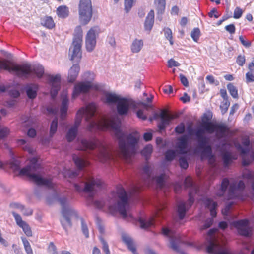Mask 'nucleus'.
Instances as JSON below:
<instances>
[{
    "instance_id": "7ed1b4c3",
    "label": "nucleus",
    "mask_w": 254,
    "mask_h": 254,
    "mask_svg": "<svg viewBox=\"0 0 254 254\" xmlns=\"http://www.w3.org/2000/svg\"><path fill=\"white\" fill-rule=\"evenodd\" d=\"M211 117V116L210 114H204L202 118L201 126L198 129L196 135L199 141L200 142H202L201 146L202 148H204L203 151V155L206 156L210 164H213L214 162V157L211 154V148L209 145L203 144V141L205 143L206 142V139L203 138L205 132L212 133L215 131L217 136L218 137H221L228 134V130L226 127L224 125H215L209 122Z\"/></svg>"
},
{
    "instance_id": "bf43d9fd",
    "label": "nucleus",
    "mask_w": 254,
    "mask_h": 254,
    "mask_svg": "<svg viewBox=\"0 0 254 254\" xmlns=\"http://www.w3.org/2000/svg\"><path fill=\"white\" fill-rule=\"evenodd\" d=\"M21 212L22 213V214L24 216H30L33 213V210L29 208H26L24 206H23V209L21 210Z\"/></svg>"
},
{
    "instance_id": "c9c22d12",
    "label": "nucleus",
    "mask_w": 254,
    "mask_h": 254,
    "mask_svg": "<svg viewBox=\"0 0 254 254\" xmlns=\"http://www.w3.org/2000/svg\"><path fill=\"white\" fill-rule=\"evenodd\" d=\"M82 34L83 31L81 26L79 25L75 27L74 30V34L73 41H78L82 42Z\"/></svg>"
},
{
    "instance_id": "ea45409f",
    "label": "nucleus",
    "mask_w": 254,
    "mask_h": 254,
    "mask_svg": "<svg viewBox=\"0 0 254 254\" xmlns=\"http://www.w3.org/2000/svg\"><path fill=\"white\" fill-rule=\"evenodd\" d=\"M163 31L166 38L169 41L170 45H173L174 42L171 30L169 28L166 27L164 28Z\"/></svg>"
},
{
    "instance_id": "0e129e2a",
    "label": "nucleus",
    "mask_w": 254,
    "mask_h": 254,
    "mask_svg": "<svg viewBox=\"0 0 254 254\" xmlns=\"http://www.w3.org/2000/svg\"><path fill=\"white\" fill-rule=\"evenodd\" d=\"M243 176L245 179H252L254 177V173L250 171L246 170L243 173Z\"/></svg>"
},
{
    "instance_id": "ddd939ff",
    "label": "nucleus",
    "mask_w": 254,
    "mask_h": 254,
    "mask_svg": "<svg viewBox=\"0 0 254 254\" xmlns=\"http://www.w3.org/2000/svg\"><path fill=\"white\" fill-rule=\"evenodd\" d=\"M96 87L94 83L91 81H84L76 83L73 87L72 99L74 100L80 95L85 94L89 92L91 89Z\"/></svg>"
},
{
    "instance_id": "b1692460",
    "label": "nucleus",
    "mask_w": 254,
    "mask_h": 254,
    "mask_svg": "<svg viewBox=\"0 0 254 254\" xmlns=\"http://www.w3.org/2000/svg\"><path fill=\"white\" fill-rule=\"evenodd\" d=\"M154 22V12L151 10L147 14L144 22V28L146 31H150L153 26Z\"/></svg>"
},
{
    "instance_id": "5fc2aeb1",
    "label": "nucleus",
    "mask_w": 254,
    "mask_h": 254,
    "mask_svg": "<svg viewBox=\"0 0 254 254\" xmlns=\"http://www.w3.org/2000/svg\"><path fill=\"white\" fill-rule=\"evenodd\" d=\"M9 133V130L7 127H3L0 129V139L6 137Z\"/></svg>"
},
{
    "instance_id": "7c9ffc66",
    "label": "nucleus",
    "mask_w": 254,
    "mask_h": 254,
    "mask_svg": "<svg viewBox=\"0 0 254 254\" xmlns=\"http://www.w3.org/2000/svg\"><path fill=\"white\" fill-rule=\"evenodd\" d=\"M56 13L59 17L64 18L68 16L69 14V9L66 6H60L57 8Z\"/></svg>"
},
{
    "instance_id": "13d9d810",
    "label": "nucleus",
    "mask_w": 254,
    "mask_h": 254,
    "mask_svg": "<svg viewBox=\"0 0 254 254\" xmlns=\"http://www.w3.org/2000/svg\"><path fill=\"white\" fill-rule=\"evenodd\" d=\"M180 65V64L175 61L173 59H171L168 61V66L169 67H178Z\"/></svg>"
},
{
    "instance_id": "9d476101",
    "label": "nucleus",
    "mask_w": 254,
    "mask_h": 254,
    "mask_svg": "<svg viewBox=\"0 0 254 254\" xmlns=\"http://www.w3.org/2000/svg\"><path fill=\"white\" fill-rule=\"evenodd\" d=\"M93 16L91 0H80L78 4V20L82 25L88 24Z\"/></svg>"
},
{
    "instance_id": "a211bd4d",
    "label": "nucleus",
    "mask_w": 254,
    "mask_h": 254,
    "mask_svg": "<svg viewBox=\"0 0 254 254\" xmlns=\"http://www.w3.org/2000/svg\"><path fill=\"white\" fill-rule=\"evenodd\" d=\"M234 224L239 234L245 236H248L250 235L251 228L249 226V221L247 219L238 221L235 222Z\"/></svg>"
},
{
    "instance_id": "4d7b16f0",
    "label": "nucleus",
    "mask_w": 254,
    "mask_h": 254,
    "mask_svg": "<svg viewBox=\"0 0 254 254\" xmlns=\"http://www.w3.org/2000/svg\"><path fill=\"white\" fill-rule=\"evenodd\" d=\"M22 230L25 234L28 237L32 236V232L31 229L28 224L26 225L23 229Z\"/></svg>"
},
{
    "instance_id": "6e6d98bb",
    "label": "nucleus",
    "mask_w": 254,
    "mask_h": 254,
    "mask_svg": "<svg viewBox=\"0 0 254 254\" xmlns=\"http://www.w3.org/2000/svg\"><path fill=\"white\" fill-rule=\"evenodd\" d=\"M243 14L242 10L239 7H237L234 11L233 17L235 19L240 18Z\"/></svg>"
},
{
    "instance_id": "20e7f679",
    "label": "nucleus",
    "mask_w": 254,
    "mask_h": 254,
    "mask_svg": "<svg viewBox=\"0 0 254 254\" xmlns=\"http://www.w3.org/2000/svg\"><path fill=\"white\" fill-rule=\"evenodd\" d=\"M1 69L13 72L19 77H27L34 72L37 77L41 78L44 73L42 65H38L32 68L29 64L18 65L7 60H0V70Z\"/></svg>"
},
{
    "instance_id": "473e14b6",
    "label": "nucleus",
    "mask_w": 254,
    "mask_h": 254,
    "mask_svg": "<svg viewBox=\"0 0 254 254\" xmlns=\"http://www.w3.org/2000/svg\"><path fill=\"white\" fill-rule=\"evenodd\" d=\"M73 159L77 167L79 169H82L88 164V162L87 161L81 157L76 155L73 156Z\"/></svg>"
},
{
    "instance_id": "09e8293b",
    "label": "nucleus",
    "mask_w": 254,
    "mask_h": 254,
    "mask_svg": "<svg viewBox=\"0 0 254 254\" xmlns=\"http://www.w3.org/2000/svg\"><path fill=\"white\" fill-rule=\"evenodd\" d=\"M100 239L102 244V249L105 253V254H110V252L107 243L104 240L103 238L101 237Z\"/></svg>"
},
{
    "instance_id": "f3484780",
    "label": "nucleus",
    "mask_w": 254,
    "mask_h": 254,
    "mask_svg": "<svg viewBox=\"0 0 254 254\" xmlns=\"http://www.w3.org/2000/svg\"><path fill=\"white\" fill-rule=\"evenodd\" d=\"M162 233L164 235L169 238L170 248L174 251H178V247L177 244L180 241L179 236L167 228H163L162 229Z\"/></svg>"
},
{
    "instance_id": "f03ea898",
    "label": "nucleus",
    "mask_w": 254,
    "mask_h": 254,
    "mask_svg": "<svg viewBox=\"0 0 254 254\" xmlns=\"http://www.w3.org/2000/svg\"><path fill=\"white\" fill-rule=\"evenodd\" d=\"M95 205L99 209L107 205L111 213L114 214L119 211L123 218L128 221H130L132 218L127 193L122 186L118 187L116 191L111 193L106 201L103 200H96Z\"/></svg>"
},
{
    "instance_id": "e2e57ef3",
    "label": "nucleus",
    "mask_w": 254,
    "mask_h": 254,
    "mask_svg": "<svg viewBox=\"0 0 254 254\" xmlns=\"http://www.w3.org/2000/svg\"><path fill=\"white\" fill-rule=\"evenodd\" d=\"M185 130V125L183 123H181L176 127L175 131L179 134H181L184 132Z\"/></svg>"
},
{
    "instance_id": "a18cd8bd",
    "label": "nucleus",
    "mask_w": 254,
    "mask_h": 254,
    "mask_svg": "<svg viewBox=\"0 0 254 254\" xmlns=\"http://www.w3.org/2000/svg\"><path fill=\"white\" fill-rule=\"evenodd\" d=\"M152 149V146L151 145H148L143 148L141 153L144 156L147 157L151 154Z\"/></svg>"
},
{
    "instance_id": "e433bc0d",
    "label": "nucleus",
    "mask_w": 254,
    "mask_h": 254,
    "mask_svg": "<svg viewBox=\"0 0 254 254\" xmlns=\"http://www.w3.org/2000/svg\"><path fill=\"white\" fill-rule=\"evenodd\" d=\"M18 142L19 145H25L23 147V149L27 151L29 154H33L35 152L34 148L29 144H26L24 139H19Z\"/></svg>"
},
{
    "instance_id": "864d4df0",
    "label": "nucleus",
    "mask_w": 254,
    "mask_h": 254,
    "mask_svg": "<svg viewBox=\"0 0 254 254\" xmlns=\"http://www.w3.org/2000/svg\"><path fill=\"white\" fill-rule=\"evenodd\" d=\"M176 155V151L170 150L167 151L166 153V158L167 160H172Z\"/></svg>"
},
{
    "instance_id": "423d86ee",
    "label": "nucleus",
    "mask_w": 254,
    "mask_h": 254,
    "mask_svg": "<svg viewBox=\"0 0 254 254\" xmlns=\"http://www.w3.org/2000/svg\"><path fill=\"white\" fill-rule=\"evenodd\" d=\"M30 165L20 170L19 174L29 177L35 183L39 185H44L48 188L54 187V184L51 179L43 178L39 175L33 173L34 171L39 168L40 163L36 157H33L30 160Z\"/></svg>"
},
{
    "instance_id": "c85d7f7f",
    "label": "nucleus",
    "mask_w": 254,
    "mask_h": 254,
    "mask_svg": "<svg viewBox=\"0 0 254 254\" xmlns=\"http://www.w3.org/2000/svg\"><path fill=\"white\" fill-rule=\"evenodd\" d=\"M122 239L133 254H137L135 247L131 238L127 234H123L122 235Z\"/></svg>"
},
{
    "instance_id": "393cba45",
    "label": "nucleus",
    "mask_w": 254,
    "mask_h": 254,
    "mask_svg": "<svg viewBox=\"0 0 254 254\" xmlns=\"http://www.w3.org/2000/svg\"><path fill=\"white\" fill-rule=\"evenodd\" d=\"M160 117L161 119V122L159 125L158 127L160 129H163L166 125L169 124L171 120L170 115L168 114L165 111H163L160 114Z\"/></svg>"
},
{
    "instance_id": "f704fd0d",
    "label": "nucleus",
    "mask_w": 254,
    "mask_h": 254,
    "mask_svg": "<svg viewBox=\"0 0 254 254\" xmlns=\"http://www.w3.org/2000/svg\"><path fill=\"white\" fill-rule=\"evenodd\" d=\"M12 214L14 217L16 224L22 229L28 224L27 222L22 220V217L20 215L16 213L15 212H12Z\"/></svg>"
},
{
    "instance_id": "2eb2a0df",
    "label": "nucleus",
    "mask_w": 254,
    "mask_h": 254,
    "mask_svg": "<svg viewBox=\"0 0 254 254\" xmlns=\"http://www.w3.org/2000/svg\"><path fill=\"white\" fill-rule=\"evenodd\" d=\"M82 42L80 41H73L72 44L70 47L69 54L71 60L79 61L82 57L81 50Z\"/></svg>"
},
{
    "instance_id": "a19ab883",
    "label": "nucleus",
    "mask_w": 254,
    "mask_h": 254,
    "mask_svg": "<svg viewBox=\"0 0 254 254\" xmlns=\"http://www.w3.org/2000/svg\"><path fill=\"white\" fill-rule=\"evenodd\" d=\"M227 89L231 95L234 98H238V91L236 87H235L232 83H229L227 85Z\"/></svg>"
},
{
    "instance_id": "6e6552de",
    "label": "nucleus",
    "mask_w": 254,
    "mask_h": 254,
    "mask_svg": "<svg viewBox=\"0 0 254 254\" xmlns=\"http://www.w3.org/2000/svg\"><path fill=\"white\" fill-rule=\"evenodd\" d=\"M103 101L109 105L116 104L117 112L120 115H127L131 105V100L115 93H106Z\"/></svg>"
},
{
    "instance_id": "72a5a7b5",
    "label": "nucleus",
    "mask_w": 254,
    "mask_h": 254,
    "mask_svg": "<svg viewBox=\"0 0 254 254\" xmlns=\"http://www.w3.org/2000/svg\"><path fill=\"white\" fill-rule=\"evenodd\" d=\"M154 5L158 13L162 14L165 9L166 1L165 0H154Z\"/></svg>"
},
{
    "instance_id": "37998d69",
    "label": "nucleus",
    "mask_w": 254,
    "mask_h": 254,
    "mask_svg": "<svg viewBox=\"0 0 254 254\" xmlns=\"http://www.w3.org/2000/svg\"><path fill=\"white\" fill-rule=\"evenodd\" d=\"M200 35V31L198 28H194L191 33V37L194 41L197 42Z\"/></svg>"
},
{
    "instance_id": "603ef678",
    "label": "nucleus",
    "mask_w": 254,
    "mask_h": 254,
    "mask_svg": "<svg viewBox=\"0 0 254 254\" xmlns=\"http://www.w3.org/2000/svg\"><path fill=\"white\" fill-rule=\"evenodd\" d=\"M229 105L230 103L227 100L225 101L221 104L220 105V109L222 114H224L227 111Z\"/></svg>"
},
{
    "instance_id": "c756f323",
    "label": "nucleus",
    "mask_w": 254,
    "mask_h": 254,
    "mask_svg": "<svg viewBox=\"0 0 254 254\" xmlns=\"http://www.w3.org/2000/svg\"><path fill=\"white\" fill-rule=\"evenodd\" d=\"M38 88V86L36 84H32L27 86L26 92L28 97L31 99L34 98L37 95Z\"/></svg>"
},
{
    "instance_id": "4468645a",
    "label": "nucleus",
    "mask_w": 254,
    "mask_h": 254,
    "mask_svg": "<svg viewBox=\"0 0 254 254\" xmlns=\"http://www.w3.org/2000/svg\"><path fill=\"white\" fill-rule=\"evenodd\" d=\"M99 31V29L98 27H93L87 32L85 37V47L87 51L91 52L95 49Z\"/></svg>"
},
{
    "instance_id": "5701e85b",
    "label": "nucleus",
    "mask_w": 254,
    "mask_h": 254,
    "mask_svg": "<svg viewBox=\"0 0 254 254\" xmlns=\"http://www.w3.org/2000/svg\"><path fill=\"white\" fill-rule=\"evenodd\" d=\"M80 71V66L78 64H73L70 67L68 73V80L69 82H73L76 79Z\"/></svg>"
},
{
    "instance_id": "bb28decb",
    "label": "nucleus",
    "mask_w": 254,
    "mask_h": 254,
    "mask_svg": "<svg viewBox=\"0 0 254 254\" xmlns=\"http://www.w3.org/2000/svg\"><path fill=\"white\" fill-rule=\"evenodd\" d=\"M143 46V41L141 39H134L131 46L130 50L133 53L139 52Z\"/></svg>"
},
{
    "instance_id": "1a4fd4ad",
    "label": "nucleus",
    "mask_w": 254,
    "mask_h": 254,
    "mask_svg": "<svg viewBox=\"0 0 254 254\" xmlns=\"http://www.w3.org/2000/svg\"><path fill=\"white\" fill-rule=\"evenodd\" d=\"M57 200L63 207L62 210L63 218L61 223L64 229L71 226V219L78 217V213L68 205V201L64 196L57 198Z\"/></svg>"
},
{
    "instance_id": "58836bf2",
    "label": "nucleus",
    "mask_w": 254,
    "mask_h": 254,
    "mask_svg": "<svg viewBox=\"0 0 254 254\" xmlns=\"http://www.w3.org/2000/svg\"><path fill=\"white\" fill-rule=\"evenodd\" d=\"M42 24L49 29H52L55 27V23L51 17H45L43 20Z\"/></svg>"
},
{
    "instance_id": "f257e3e1",
    "label": "nucleus",
    "mask_w": 254,
    "mask_h": 254,
    "mask_svg": "<svg viewBox=\"0 0 254 254\" xmlns=\"http://www.w3.org/2000/svg\"><path fill=\"white\" fill-rule=\"evenodd\" d=\"M97 106L94 103L88 104L85 108L82 107L77 112L74 125L69 129L66 134L68 141H73L76 136L78 127L80 125L83 115L87 123V128L90 131L98 129H108L112 131L119 139V151L122 157L126 160L130 159L136 152L140 135L133 131L127 136L120 129V121L117 117H101L91 121L95 116Z\"/></svg>"
},
{
    "instance_id": "a878e982",
    "label": "nucleus",
    "mask_w": 254,
    "mask_h": 254,
    "mask_svg": "<svg viewBox=\"0 0 254 254\" xmlns=\"http://www.w3.org/2000/svg\"><path fill=\"white\" fill-rule=\"evenodd\" d=\"M187 139L186 135H184L179 139L177 146L179 149L180 153H185L187 152Z\"/></svg>"
},
{
    "instance_id": "412c9836",
    "label": "nucleus",
    "mask_w": 254,
    "mask_h": 254,
    "mask_svg": "<svg viewBox=\"0 0 254 254\" xmlns=\"http://www.w3.org/2000/svg\"><path fill=\"white\" fill-rule=\"evenodd\" d=\"M194 198L193 197V192H190L189 193V199L188 200L187 207L185 204L183 202L180 203L178 205V213L180 219H183L186 213V210L189 207H190L192 204L193 203Z\"/></svg>"
},
{
    "instance_id": "9b49d317",
    "label": "nucleus",
    "mask_w": 254,
    "mask_h": 254,
    "mask_svg": "<svg viewBox=\"0 0 254 254\" xmlns=\"http://www.w3.org/2000/svg\"><path fill=\"white\" fill-rule=\"evenodd\" d=\"M216 230L215 229H212L208 233V252L212 254H233L223 244H221L217 239L212 237V235L215 233Z\"/></svg>"
},
{
    "instance_id": "774afa93",
    "label": "nucleus",
    "mask_w": 254,
    "mask_h": 254,
    "mask_svg": "<svg viewBox=\"0 0 254 254\" xmlns=\"http://www.w3.org/2000/svg\"><path fill=\"white\" fill-rule=\"evenodd\" d=\"M179 163L181 168L186 169L188 167V164L186 159L184 158H181L179 160Z\"/></svg>"
},
{
    "instance_id": "de8ad7c7",
    "label": "nucleus",
    "mask_w": 254,
    "mask_h": 254,
    "mask_svg": "<svg viewBox=\"0 0 254 254\" xmlns=\"http://www.w3.org/2000/svg\"><path fill=\"white\" fill-rule=\"evenodd\" d=\"M100 239L102 244V249L105 253V254H110V252L107 243L104 240L103 238L101 237Z\"/></svg>"
},
{
    "instance_id": "8fccbe9b",
    "label": "nucleus",
    "mask_w": 254,
    "mask_h": 254,
    "mask_svg": "<svg viewBox=\"0 0 254 254\" xmlns=\"http://www.w3.org/2000/svg\"><path fill=\"white\" fill-rule=\"evenodd\" d=\"M48 252L50 254H58L56 247L55 246L53 243L51 242L49 244L48 247Z\"/></svg>"
},
{
    "instance_id": "cd10ccee",
    "label": "nucleus",
    "mask_w": 254,
    "mask_h": 254,
    "mask_svg": "<svg viewBox=\"0 0 254 254\" xmlns=\"http://www.w3.org/2000/svg\"><path fill=\"white\" fill-rule=\"evenodd\" d=\"M203 203L205 206L209 209L211 216L213 217H215L216 215L215 209L217 206V203L210 199H204Z\"/></svg>"
},
{
    "instance_id": "2f4dec72",
    "label": "nucleus",
    "mask_w": 254,
    "mask_h": 254,
    "mask_svg": "<svg viewBox=\"0 0 254 254\" xmlns=\"http://www.w3.org/2000/svg\"><path fill=\"white\" fill-rule=\"evenodd\" d=\"M153 218H150L145 219L139 218L138 221L141 228L146 229L153 225Z\"/></svg>"
},
{
    "instance_id": "aec40b11",
    "label": "nucleus",
    "mask_w": 254,
    "mask_h": 254,
    "mask_svg": "<svg viewBox=\"0 0 254 254\" xmlns=\"http://www.w3.org/2000/svg\"><path fill=\"white\" fill-rule=\"evenodd\" d=\"M103 184V182L99 179L92 178L85 184L84 190L86 192H91L100 189Z\"/></svg>"
},
{
    "instance_id": "c03bdc74",
    "label": "nucleus",
    "mask_w": 254,
    "mask_h": 254,
    "mask_svg": "<svg viewBox=\"0 0 254 254\" xmlns=\"http://www.w3.org/2000/svg\"><path fill=\"white\" fill-rule=\"evenodd\" d=\"M135 0H125V10L128 12L132 8Z\"/></svg>"
},
{
    "instance_id": "0eeeda50",
    "label": "nucleus",
    "mask_w": 254,
    "mask_h": 254,
    "mask_svg": "<svg viewBox=\"0 0 254 254\" xmlns=\"http://www.w3.org/2000/svg\"><path fill=\"white\" fill-rule=\"evenodd\" d=\"M245 184L243 181H240L237 184L233 180L229 181L227 179H224L219 189L216 191L218 196L223 195L226 192L228 193V199H231L237 196L239 191L244 189Z\"/></svg>"
},
{
    "instance_id": "052dcab7",
    "label": "nucleus",
    "mask_w": 254,
    "mask_h": 254,
    "mask_svg": "<svg viewBox=\"0 0 254 254\" xmlns=\"http://www.w3.org/2000/svg\"><path fill=\"white\" fill-rule=\"evenodd\" d=\"M239 40L242 44L246 47H249L251 45V42L249 41L246 40L243 36H240Z\"/></svg>"
},
{
    "instance_id": "4be33fe9",
    "label": "nucleus",
    "mask_w": 254,
    "mask_h": 254,
    "mask_svg": "<svg viewBox=\"0 0 254 254\" xmlns=\"http://www.w3.org/2000/svg\"><path fill=\"white\" fill-rule=\"evenodd\" d=\"M62 105L60 108V117L62 119H64L67 115L68 105V99L66 91L63 92L62 95Z\"/></svg>"
},
{
    "instance_id": "6ab92c4d",
    "label": "nucleus",
    "mask_w": 254,
    "mask_h": 254,
    "mask_svg": "<svg viewBox=\"0 0 254 254\" xmlns=\"http://www.w3.org/2000/svg\"><path fill=\"white\" fill-rule=\"evenodd\" d=\"M249 140L248 138H245L243 140V147L238 143H235L236 147L241 152L243 156V163L244 165H247L250 164V161L247 160L246 159V155L248 150Z\"/></svg>"
},
{
    "instance_id": "3c124183",
    "label": "nucleus",
    "mask_w": 254,
    "mask_h": 254,
    "mask_svg": "<svg viewBox=\"0 0 254 254\" xmlns=\"http://www.w3.org/2000/svg\"><path fill=\"white\" fill-rule=\"evenodd\" d=\"M20 162L18 159H13L11 163V167L14 170H19L20 168Z\"/></svg>"
},
{
    "instance_id": "79ce46f5",
    "label": "nucleus",
    "mask_w": 254,
    "mask_h": 254,
    "mask_svg": "<svg viewBox=\"0 0 254 254\" xmlns=\"http://www.w3.org/2000/svg\"><path fill=\"white\" fill-rule=\"evenodd\" d=\"M58 126V119H54L51 123L50 130V136L53 137L57 131Z\"/></svg>"
},
{
    "instance_id": "dca6fc26",
    "label": "nucleus",
    "mask_w": 254,
    "mask_h": 254,
    "mask_svg": "<svg viewBox=\"0 0 254 254\" xmlns=\"http://www.w3.org/2000/svg\"><path fill=\"white\" fill-rule=\"evenodd\" d=\"M48 83L51 87L50 93L52 98L57 94L60 88L61 76L59 74L56 75H48Z\"/></svg>"
},
{
    "instance_id": "4c0bfd02",
    "label": "nucleus",
    "mask_w": 254,
    "mask_h": 254,
    "mask_svg": "<svg viewBox=\"0 0 254 254\" xmlns=\"http://www.w3.org/2000/svg\"><path fill=\"white\" fill-rule=\"evenodd\" d=\"M25 251L27 254H34L31 245L27 239L23 237H21Z\"/></svg>"
},
{
    "instance_id": "69168bd1",
    "label": "nucleus",
    "mask_w": 254,
    "mask_h": 254,
    "mask_svg": "<svg viewBox=\"0 0 254 254\" xmlns=\"http://www.w3.org/2000/svg\"><path fill=\"white\" fill-rule=\"evenodd\" d=\"M213 223L212 218H210L207 219L204 223V225H202L201 227V229H206L209 227H210Z\"/></svg>"
},
{
    "instance_id": "49530a36",
    "label": "nucleus",
    "mask_w": 254,
    "mask_h": 254,
    "mask_svg": "<svg viewBox=\"0 0 254 254\" xmlns=\"http://www.w3.org/2000/svg\"><path fill=\"white\" fill-rule=\"evenodd\" d=\"M9 206L11 209L18 210L20 212L23 209V205L18 202H12L10 204Z\"/></svg>"
},
{
    "instance_id": "338daca9",
    "label": "nucleus",
    "mask_w": 254,
    "mask_h": 254,
    "mask_svg": "<svg viewBox=\"0 0 254 254\" xmlns=\"http://www.w3.org/2000/svg\"><path fill=\"white\" fill-rule=\"evenodd\" d=\"M223 158L225 165L228 164L231 160V156L229 153H225L223 155Z\"/></svg>"
},
{
    "instance_id": "680f3d73",
    "label": "nucleus",
    "mask_w": 254,
    "mask_h": 254,
    "mask_svg": "<svg viewBox=\"0 0 254 254\" xmlns=\"http://www.w3.org/2000/svg\"><path fill=\"white\" fill-rule=\"evenodd\" d=\"M246 79L247 82H251L254 81V74L252 71L248 72L246 73Z\"/></svg>"
},
{
    "instance_id": "39448f33",
    "label": "nucleus",
    "mask_w": 254,
    "mask_h": 254,
    "mask_svg": "<svg viewBox=\"0 0 254 254\" xmlns=\"http://www.w3.org/2000/svg\"><path fill=\"white\" fill-rule=\"evenodd\" d=\"M97 147L98 149L97 157L99 161L106 163L112 159V154L111 149L97 138L81 140L78 149L81 150H93Z\"/></svg>"
},
{
    "instance_id": "f8f14e48",
    "label": "nucleus",
    "mask_w": 254,
    "mask_h": 254,
    "mask_svg": "<svg viewBox=\"0 0 254 254\" xmlns=\"http://www.w3.org/2000/svg\"><path fill=\"white\" fill-rule=\"evenodd\" d=\"M143 176L148 183H154L158 187L162 188L166 179V175L161 174L159 176L155 175V171L151 166L146 165L143 168Z\"/></svg>"
}]
</instances>
